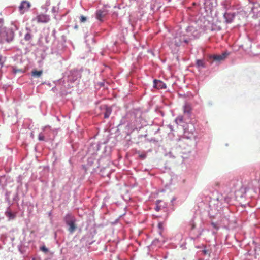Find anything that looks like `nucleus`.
<instances>
[{"label": "nucleus", "instance_id": "9d476101", "mask_svg": "<svg viewBox=\"0 0 260 260\" xmlns=\"http://www.w3.org/2000/svg\"><path fill=\"white\" fill-rule=\"evenodd\" d=\"M105 109V112L104 113V118H107L109 117L111 113L112 109L111 108L108 107L106 105H104Z\"/></svg>", "mask_w": 260, "mask_h": 260}, {"label": "nucleus", "instance_id": "20e7f679", "mask_svg": "<svg viewBox=\"0 0 260 260\" xmlns=\"http://www.w3.org/2000/svg\"><path fill=\"white\" fill-rule=\"evenodd\" d=\"M107 13L108 12L105 9L98 10L96 12L95 17L98 20L103 21V19L107 15Z\"/></svg>", "mask_w": 260, "mask_h": 260}, {"label": "nucleus", "instance_id": "1a4fd4ad", "mask_svg": "<svg viewBox=\"0 0 260 260\" xmlns=\"http://www.w3.org/2000/svg\"><path fill=\"white\" fill-rule=\"evenodd\" d=\"M224 18L225 20L226 23H230L233 21L235 18V15L234 13H225L224 14Z\"/></svg>", "mask_w": 260, "mask_h": 260}, {"label": "nucleus", "instance_id": "9b49d317", "mask_svg": "<svg viewBox=\"0 0 260 260\" xmlns=\"http://www.w3.org/2000/svg\"><path fill=\"white\" fill-rule=\"evenodd\" d=\"M42 74H43L42 70L37 71L36 70H34L32 71V72H31L32 76L35 77H37V78L41 77L42 76Z\"/></svg>", "mask_w": 260, "mask_h": 260}, {"label": "nucleus", "instance_id": "f3484780", "mask_svg": "<svg viewBox=\"0 0 260 260\" xmlns=\"http://www.w3.org/2000/svg\"><path fill=\"white\" fill-rule=\"evenodd\" d=\"M41 250L45 253H46L48 251V249L44 246L41 247Z\"/></svg>", "mask_w": 260, "mask_h": 260}, {"label": "nucleus", "instance_id": "a211bd4d", "mask_svg": "<svg viewBox=\"0 0 260 260\" xmlns=\"http://www.w3.org/2000/svg\"><path fill=\"white\" fill-rule=\"evenodd\" d=\"M38 139L40 141H43L44 140V136L43 135L40 134L39 135Z\"/></svg>", "mask_w": 260, "mask_h": 260}, {"label": "nucleus", "instance_id": "412c9836", "mask_svg": "<svg viewBox=\"0 0 260 260\" xmlns=\"http://www.w3.org/2000/svg\"><path fill=\"white\" fill-rule=\"evenodd\" d=\"M242 188V185H241V184H240L239 188Z\"/></svg>", "mask_w": 260, "mask_h": 260}, {"label": "nucleus", "instance_id": "f8f14e48", "mask_svg": "<svg viewBox=\"0 0 260 260\" xmlns=\"http://www.w3.org/2000/svg\"><path fill=\"white\" fill-rule=\"evenodd\" d=\"M196 64L199 68L204 67V62L203 60H197Z\"/></svg>", "mask_w": 260, "mask_h": 260}, {"label": "nucleus", "instance_id": "4be33fe9", "mask_svg": "<svg viewBox=\"0 0 260 260\" xmlns=\"http://www.w3.org/2000/svg\"><path fill=\"white\" fill-rule=\"evenodd\" d=\"M234 192H236L237 191V189H234Z\"/></svg>", "mask_w": 260, "mask_h": 260}, {"label": "nucleus", "instance_id": "6ab92c4d", "mask_svg": "<svg viewBox=\"0 0 260 260\" xmlns=\"http://www.w3.org/2000/svg\"><path fill=\"white\" fill-rule=\"evenodd\" d=\"M139 156L141 159H144L146 157V154L145 153L141 154L139 155Z\"/></svg>", "mask_w": 260, "mask_h": 260}, {"label": "nucleus", "instance_id": "0eeeda50", "mask_svg": "<svg viewBox=\"0 0 260 260\" xmlns=\"http://www.w3.org/2000/svg\"><path fill=\"white\" fill-rule=\"evenodd\" d=\"M229 55V53L226 52H224L220 55H213L212 56L211 58H213L214 60L220 61L223 60Z\"/></svg>", "mask_w": 260, "mask_h": 260}, {"label": "nucleus", "instance_id": "4468645a", "mask_svg": "<svg viewBox=\"0 0 260 260\" xmlns=\"http://www.w3.org/2000/svg\"><path fill=\"white\" fill-rule=\"evenodd\" d=\"M161 201L160 200H157L156 201V211H159L160 208H161V206H159V204L160 203Z\"/></svg>", "mask_w": 260, "mask_h": 260}, {"label": "nucleus", "instance_id": "f257e3e1", "mask_svg": "<svg viewBox=\"0 0 260 260\" xmlns=\"http://www.w3.org/2000/svg\"><path fill=\"white\" fill-rule=\"evenodd\" d=\"M65 221L67 224L69 226V231L72 233H73L76 229V226L75 225V219L74 216H73L71 214H68L65 217Z\"/></svg>", "mask_w": 260, "mask_h": 260}, {"label": "nucleus", "instance_id": "7ed1b4c3", "mask_svg": "<svg viewBox=\"0 0 260 260\" xmlns=\"http://www.w3.org/2000/svg\"><path fill=\"white\" fill-rule=\"evenodd\" d=\"M182 41L183 39L181 36H176L174 37L171 41H170L169 46L171 48L178 47L181 45Z\"/></svg>", "mask_w": 260, "mask_h": 260}, {"label": "nucleus", "instance_id": "dca6fc26", "mask_svg": "<svg viewBox=\"0 0 260 260\" xmlns=\"http://www.w3.org/2000/svg\"><path fill=\"white\" fill-rule=\"evenodd\" d=\"M190 230H193L196 228V224L193 221H191L190 223Z\"/></svg>", "mask_w": 260, "mask_h": 260}, {"label": "nucleus", "instance_id": "39448f33", "mask_svg": "<svg viewBox=\"0 0 260 260\" xmlns=\"http://www.w3.org/2000/svg\"><path fill=\"white\" fill-rule=\"evenodd\" d=\"M30 7V4L29 2L24 1H22L19 7L20 14H22L27 11Z\"/></svg>", "mask_w": 260, "mask_h": 260}, {"label": "nucleus", "instance_id": "2eb2a0df", "mask_svg": "<svg viewBox=\"0 0 260 260\" xmlns=\"http://www.w3.org/2000/svg\"><path fill=\"white\" fill-rule=\"evenodd\" d=\"M86 20H87V18L86 17L84 16L83 15L81 16L80 20V22L84 23L86 21Z\"/></svg>", "mask_w": 260, "mask_h": 260}, {"label": "nucleus", "instance_id": "aec40b11", "mask_svg": "<svg viewBox=\"0 0 260 260\" xmlns=\"http://www.w3.org/2000/svg\"><path fill=\"white\" fill-rule=\"evenodd\" d=\"M158 228L161 229L162 227V224L161 223H159L158 224Z\"/></svg>", "mask_w": 260, "mask_h": 260}, {"label": "nucleus", "instance_id": "f03ea898", "mask_svg": "<svg viewBox=\"0 0 260 260\" xmlns=\"http://www.w3.org/2000/svg\"><path fill=\"white\" fill-rule=\"evenodd\" d=\"M0 36L2 42L6 41L9 42L11 41L14 38V32L10 30H5L1 31Z\"/></svg>", "mask_w": 260, "mask_h": 260}, {"label": "nucleus", "instance_id": "5701e85b", "mask_svg": "<svg viewBox=\"0 0 260 260\" xmlns=\"http://www.w3.org/2000/svg\"><path fill=\"white\" fill-rule=\"evenodd\" d=\"M259 251H260V247L258 248Z\"/></svg>", "mask_w": 260, "mask_h": 260}, {"label": "nucleus", "instance_id": "ddd939ff", "mask_svg": "<svg viewBox=\"0 0 260 260\" xmlns=\"http://www.w3.org/2000/svg\"><path fill=\"white\" fill-rule=\"evenodd\" d=\"M32 38V36L30 33H27L24 36V39L25 41H29Z\"/></svg>", "mask_w": 260, "mask_h": 260}, {"label": "nucleus", "instance_id": "6e6552de", "mask_svg": "<svg viewBox=\"0 0 260 260\" xmlns=\"http://www.w3.org/2000/svg\"><path fill=\"white\" fill-rule=\"evenodd\" d=\"M154 87L157 89H166L167 86L166 84L161 81L154 80Z\"/></svg>", "mask_w": 260, "mask_h": 260}, {"label": "nucleus", "instance_id": "423d86ee", "mask_svg": "<svg viewBox=\"0 0 260 260\" xmlns=\"http://www.w3.org/2000/svg\"><path fill=\"white\" fill-rule=\"evenodd\" d=\"M36 19L38 23H47L50 20V18L47 15L41 14L38 15Z\"/></svg>", "mask_w": 260, "mask_h": 260}]
</instances>
